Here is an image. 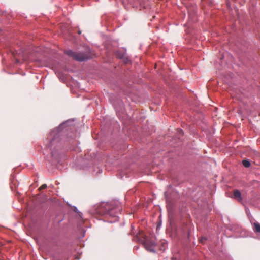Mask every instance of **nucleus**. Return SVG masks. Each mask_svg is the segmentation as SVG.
Instances as JSON below:
<instances>
[{"label":"nucleus","mask_w":260,"mask_h":260,"mask_svg":"<svg viewBox=\"0 0 260 260\" xmlns=\"http://www.w3.org/2000/svg\"><path fill=\"white\" fill-rule=\"evenodd\" d=\"M66 54L79 61H83L92 58L93 55L88 49H87L84 52H75L72 50H67L66 51Z\"/></svg>","instance_id":"1"},{"label":"nucleus","mask_w":260,"mask_h":260,"mask_svg":"<svg viewBox=\"0 0 260 260\" xmlns=\"http://www.w3.org/2000/svg\"><path fill=\"white\" fill-rule=\"evenodd\" d=\"M117 210L114 205L111 203H105L100 205L97 212L101 215H109L115 217Z\"/></svg>","instance_id":"2"},{"label":"nucleus","mask_w":260,"mask_h":260,"mask_svg":"<svg viewBox=\"0 0 260 260\" xmlns=\"http://www.w3.org/2000/svg\"><path fill=\"white\" fill-rule=\"evenodd\" d=\"M137 238L139 241L144 245L146 249L149 251H154L156 244L154 240L149 239V238L144 235L142 232L139 233Z\"/></svg>","instance_id":"3"},{"label":"nucleus","mask_w":260,"mask_h":260,"mask_svg":"<svg viewBox=\"0 0 260 260\" xmlns=\"http://www.w3.org/2000/svg\"><path fill=\"white\" fill-rule=\"evenodd\" d=\"M233 198L237 200L238 201H241L242 200V198L241 197V194L239 190H235L233 192Z\"/></svg>","instance_id":"4"},{"label":"nucleus","mask_w":260,"mask_h":260,"mask_svg":"<svg viewBox=\"0 0 260 260\" xmlns=\"http://www.w3.org/2000/svg\"><path fill=\"white\" fill-rule=\"evenodd\" d=\"M58 140L57 138H54L53 139H50L49 143L47 144V146L48 147H52L53 145H54L57 142H58Z\"/></svg>","instance_id":"5"},{"label":"nucleus","mask_w":260,"mask_h":260,"mask_svg":"<svg viewBox=\"0 0 260 260\" xmlns=\"http://www.w3.org/2000/svg\"><path fill=\"white\" fill-rule=\"evenodd\" d=\"M254 225V231L255 232L260 233V224L257 222H254L253 224Z\"/></svg>","instance_id":"6"},{"label":"nucleus","mask_w":260,"mask_h":260,"mask_svg":"<svg viewBox=\"0 0 260 260\" xmlns=\"http://www.w3.org/2000/svg\"><path fill=\"white\" fill-rule=\"evenodd\" d=\"M242 164L245 167H246V168H248V167H250V162L248 160H243L242 161Z\"/></svg>","instance_id":"7"},{"label":"nucleus","mask_w":260,"mask_h":260,"mask_svg":"<svg viewBox=\"0 0 260 260\" xmlns=\"http://www.w3.org/2000/svg\"><path fill=\"white\" fill-rule=\"evenodd\" d=\"M46 188H47V185L44 184H43L42 185H41L39 189L40 190H41L45 189Z\"/></svg>","instance_id":"8"},{"label":"nucleus","mask_w":260,"mask_h":260,"mask_svg":"<svg viewBox=\"0 0 260 260\" xmlns=\"http://www.w3.org/2000/svg\"><path fill=\"white\" fill-rule=\"evenodd\" d=\"M123 61L124 63H128L129 62V60L128 58H124Z\"/></svg>","instance_id":"9"},{"label":"nucleus","mask_w":260,"mask_h":260,"mask_svg":"<svg viewBox=\"0 0 260 260\" xmlns=\"http://www.w3.org/2000/svg\"><path fill=\"white\" fill-rule=\"evenodd\" d=\"M206 240V239L205 238H204H204H202L200 239V242L201 243H204Z\"/></svg>","instance_id":"10"},{"label":"nucleus","mask_w":260,"mask_h":260,"mask_svg":"<svg viewBox=\"0 0 260 260\" xmlns=\"http://www.w3.org/2000/svg\"><path fill=\"white\" fill-rule=\"evenodd\" d=\"M117 56H118V57L120 58H123V55H118H118H117Z\"/></svg>","instance_id":"11"},{"label":"nucleus","mask_w":260,"mask_h":260,"mask_svg":"<svg viewBox=\"0 0 260 260\" xmlns=\"http://www.w3.org/2000/svg\"><path fill=\"white\" fill-rule=\"evenodd\" d=\"M179 134H182L183 133L181 129L179 130Z\"/></svg>","instance_id":"12"},{"label":"nucleus","mask_w":260,"mask_h":260,"mask_svg":"<svg viewBox=\"0 0 260 260\" xmlns=\"http://www.w3.org/2000/svg\"><path fill=\"white\" fill-rule=\"evenodd\" d=\"M77 208L76 207H75V212H77Z\"/></svg>","instance_id":"13"}]
</instances>
